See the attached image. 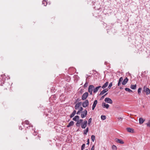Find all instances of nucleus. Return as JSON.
<instances>
[{"instance_id": "1", "label": "nucleus", "mask_w": 150, "mask_h": 150, "mask_svg": "<svg viewBox=\"0 0 150 150\" xmlns=\"http://www.w3.org/2000/svg\"><path fill=\"white\" fill-rule=\"evenodd\" d=\"M143 91L146 93V95H148L150 93V90L145 86L143 87Z\"/></svg>"}, {"instance_id": "2", "label": "nucleus", "mask_w": 150, "mask_h": 150, "mask_svg": "<svg viewBox=\"0 0 150 150\" xmlns=\"http://www.w3.org/2000/svg\"><path fill=\"white\" fill-rule=\"evenodd\" d=\"M88 93L87 92L85 93L82 97V99L83 100H85L88 97Z\"/></svg>"}, {"instance_id": "3", "label": "nucleus", "mask_w": 150, "mask_h": 150, "mask_svg": "<svg viewBox=\"0 0 150 150\" xmlns=\"http://www.w3.org/2000/svg\"><path fill=\"white\" fill-rule=\"evenodd\" d=\"M87 121L85 120L84 122L82 123L81 127L83 129H85L87 126Z\"/></svg>"}, {"instance_id": "4", "label": "nucleus", "mask_w": 150, "mask_h": 150, "mask_svg": "<svg viewBox=\"0 0 150 150\" xmlns=\"http://www.w3.org/2000/svg\"><path fill=\"white\" fill-rule=\"evenodd\" d=\"M88 100H86L83 102L82 104V106L84 108H86L88 105Z\"/></svg>"}, {"instance_id": "5", "label": "nucleus", "mask_w": 150, "mask_h": 150, "mask_svg": "<svg viewBox=\"0 0 150 150\" xmlns=\"http://www.w3.org/2000/svg\"><path fill=\"white\" fill-rule=\"evenodd\" d=\"M94 87L93 85H90L88 88V91L90 93V94H92V91L94 88Z\"/></svg>"}, {"instance_id": "6", "label": "nucleus", "mask_w": 150, "mask_h": 150, "mask_svg": "<svg viewBox=\"0 0 150 150\" xmlns=\"http://www.w3.org/2000/svg\"><path fill=\"white\" fill-rule=\"evenodd\" d=\"M105 101L109 103L112 104V100L109 98H106L105 99Z\"/></svg>"}, {"instance_id": "7", "label": "nucleus", "mask_w": 150, "mask_h": 150, "mask_svg": "<svg viewBox=\"0 0 150 150\" xmlns=\"http://www.w3.org/2000/svg\"><path fill=\"white\" fill-rule=\"evenodd\" d=\"M87 113V111L86 110H84L81 115V117L82 118H83L86 116Z\"/></svg>"}, {"instance_id": "8", "label": "nucleus", "mask_w": 150, "mask_h": 150, "mask_svg": "<svg viewBox=\"0 0 150 150\" xmlns=\"http://www.w3.org/2000/svg\"><path fill=\"white\" fill-rule=\"evenodd\" d=\"M81 102L77 103L76 104L75 106V109L76 110H77L78 108L81 105Z\"/></svg>"}, {"instance_id": "9", "label": "nucleus", "mask_w": 150, "mask_h": 150, "mask_svg": "<svg viewBox=\"0 0 150 150\" xmlns=\"http://www.w3.org/2000/svg\"><path fill=\"white\" fill-rule=\"evenodd\" d=\"M97 102H98L97 100H95L94 101L92 107V109L93 110H94V109L95 108L97 103Z\"/></svg>"}, {"instance_id": "10", "label": "nucleus", "mask_w": 150, "mask_h": 150, "mask_svg": "<svg viewBox=\"0 0 150 150\" xmlns=\"http://www.w3.org/2000/svg\"><path fill=\"white\" fill-rule=\"evenodd\" d=\"M83 121V120L82 119H80L79 120H78L76 124V125L77 126H79L80 125L81 123Z\"/></svg>"}, {"instance_id": "11", "label": "nucleus", "mask_w": 150, "mask_h": 150, "mask_svg": "<svg viewBox=\"0 0 150 150\" xmlns=\"http://www.w3.org/2000/svg\"><path fill=\"white\" fill-rule=\"evenodd\" d=\"M102 106L104 108H106L108 109L109 107V105L108 104H106L105 103H103L102 104Z\"/></svg>"}, {"instance_id": "12", "label": "nucleus", "mask_w": 150, "mask_h": 150, "mask_svg": "<svg viewBox=\"0 0 150 150\" xmlns=\"http://www.w3.org/2000/svg\"><path fill=\"white\" fill-rule=\"evenodd\" d=\"M115 141L116 142L119 143L121 144H123L124 143V142H123V141L121 139H116Z\"/></svg>"}, {"instance_id": "13", "label": "nucleus", "mask_w": 150, "mask_h": 150, "mask_svg": "<svg viewBox=\"0 0 150 150\" xmlns=\"http://www.w3.org/2000/svg\"><path fill=\"white\" fill-rule=\"evenodd\" d=\"M145 120L144 119L140 117L139 119V123L140 124H142L144 122Z\"/></svg>"}, {"instance_id": "14", "label": "nucleus", "mask_w": 150, "mask_h": 150, "mask_svg": "<svg viewBox=\"0 0 150 150\" xmlns=\"http://www.w3.org/2000/svg\"><path fill=\"white\" fill-rule=\"evenodd\" d=\"M128 80V79L127 78H126L122 82V84L123 85H125L127 83Z\"/></svg>"}, {"instance_id": "15", "label": "nucleus", "mask_w": 150, "mask_h": 150, "mask_svg": "<svg viewBox=\"0 0 150 150\" xmlns=\"http://www.w3.org/2000/svg\"><path fill=\"white\" fill-rule=\"evenodd\" d=\"M126 129L128 132L133 133L134 132V129L131 128H127Z\"/></svg>"}, {"instance_id": "16", "label": "nucleus", "mask_w": 150, "mask_h": 150, "mask_svg": "<svg viewBox=\"0 0 150 150\" xmlns=\"http://www.w3.org/2000/svg\"><path fill=\"white\" fill-rule=\"evenodd\" d=\"M108 91V90L107 89H104L100 93V95H102L106 92Z\"/></svg>"}, {"instance_id": "17", "label": "nucleus", "mask_w": 150, "mask_h": 150, "mask_svg": "<svg viewBox=\"0 0 150 150\" xmlns=\"http://www.w3.org/2000/svg\"><path fill=\"white\" fill-rule=\"evenodd\" d=\"M74 124V122L73 121H71L68 125L67 126V127H69L71 126H72Z\"/></svg>"}, {"instance_id": "18", "label": "nucleus", "mask_w": 150, "mask_h": 150, "mask_svg": "<svg viewBox=\"0 0 150 150\" xmlns=\"http://www.w3.org/2000/svg\"><path fill=\"white\" fill-rule=\"evenodd\" d=\"M79 116L76 115L73 118V120L76 121H77L79 119Z\"/></svg>"}, {"instance_id": "19", "label": "nucleus", "mask_w": 150, "mask_h": 150, "mask_svg": "<svg viewBox=\"0 0 150 150\" xmlns=\"http://www.w3.org/2000/svg\"><path fill=\"white\" fill-rule=\"evenodd\" d=\"M101 87V86H99L96 87L94 89L93 91L94 93H96L98 91V89Z\"/></svg>"}, {"instance_id": "20", "label": "nucleus", "mask_w": 150, "mask_h": 150, "mask_svg": "<svg viewBox=\"0 0 150 150\" xmlns=\"http://www.w3.org/2000/svg\"><path fill=\"white\" fill-rule=\"evenodd\" d=\"M76 112V111L75 110H74L73 112H72V113L70 115V117L72 118V117H73L75 115Z\"/></svg>"}, {"instance_id": "21", "label": "nucleus", "mask_w": 150, "mask_h": 150, "mask_svg": "<svg viewBox=\"0 0 150 150\" xmlns=\"http://www.w3.org/2000/svg\"><path fill=\"white\" fill-rule=\"evenodd\" d=\"M89 130V128L88 127H87L86 129L84 130L83 131V134L85 135H86L87 132H88Z\"/></svg>"}, {"instance_id": "22", "label": "nucleus", "mask_w": 150, "mask_h": 150, "mask_svg": "<svg viewBox=\"0 0 150 150\" xmlns=\"http://www.w3.org/2000/svg\"><path fill=\"white\" fill-rule=\"evenodd\" d=\"M136 85H131L130 86V88L132 89H135L136 88Z\"/></svg>"}, {"instance_id": "23", "label": "nucleus", "mask_w": 150, "mask_h": 150, "mask_svg": "<svg viewBox=\"0 0 150 150\" xmlns=\"http://www.w3.org/2000/svg\"><path fill=\"white\" fill-rule=\"evenodd\" d=\"M108 82H106L104 85H103V86H102V88H106L108 85Z\"/></svg>"}, {"instance_id": "24", "label": "nucleus", "mask_w": 150, "mask_h": 150, "mask_svg": "<svg viewBox=\"0 0 150 150\" xmlns=\"http://www.w3.org/2000/svg\"><path fill=\"white\" fill-rule=\"evenodd\" d=\"M112 149L113 150H117V148L116 146L115 145H113L112 147Z\"/></svg>"}, {"instance_id": "25", "label": "nucleus", "mask_w": 150, "mask_h": 150, "mask_svg": "<svg viewBox=\"0 0 150 150\" xmlns=\"http://www.w3.org/2000/svg\"><path fill=\"white\" fill-rule=\"evenodd\" d=\"M95 137L94 135H92L91 136V139L92 141L93 142H94L95 141Z\"/></svg>"}, {"instance_id": "26", "label": "nucleus", "mask_w": 150, "mask_h": 150, "mask_svg": "<svg viewBox=\"0 0 150 150\" xmlns=\"http://www.w3.org/2000/svg\"><path fill=\"white\" fill-rule=\"evenodd\" d=\"M101 118L102 120H104L106 119V117L105 115H102L101 116Z\"/></svg>"}, {"instance_id": "27", "label": "nucleus", "mask_w": 150, "mask_h": 150, "mask_svg": "<svg viewBox=\"0 0 150 150\" xmlns=\"http://www.w3.org/2000/svg\"><path fill=\"white\" fill-rule=\"evenodd\" d=\"M125 90L126 91H128L129 92H132V90L128 88H125Z\"/></svg>"}, {"instance_id": "28", "label": "nucleus", "mask_w": 150, "mask_h": 150, "mask_svg": "<svg viewBox=\"0 0 150 150\" xmlns=\"http://www.w3.org/2000/svg\"><path fill=\"white\" fill-rule=\"evenodd\" d=\"M91 120H92L91 118H90L89 119V120H88V125L89 126H90L91 123Z\"/></svg>"}, {"instance_id": "29", "label": "nucleus", "mask_w": 150, "mask_h": 150, "mask_svg": "<svg viewBox=\"0 0 150 150\" xmlns=\"http://www.w3.org/2000/svg\"><path fill=\"white\" fill-rule=\"evenodd\" d=\"M42 4H43L44 6H46L47 5V3L45 0H44L42 1Z\"/></svg>"}, {"instance_id": "30", "label": "nucleus", "mask_w": 150, "mask_h": 150, "mask_svg": "<svg viewBox=\"0 0 150 150\" xmlns=\"http://www.w3.org/2000/svg\"><path fill=\"white\" fill-rule=\"evenodd\" d=\"M142 90V88H138V94L140 95V93H141V90Z\"/></svg>"}, {"instance_id": "31", "label": "nucleus", "mask_w": 150, "mask_h": 150, "mask_svg": "<svg viewBox=\"0 0 150 150\" xmlns=\"http://www.w3.org/2000/svg\"><path fill=\"white\" fill-rule=\"evenodd\" d=\"M85 144H83L81 147V150H83L85 148Z\"/></svg>"}, {"instance_id": "32", "label": "nucleus", "mask_w": 150, "mask_h": 150, "mask_svg": "<svg viewBox=\"0 0 150 150\" xmlns=\"http://www.w3.org/2000/svg\"><path fill=\"white\" fill-rule=\"evenodd\" d=\"M112 86V82L110 83L108 86V88L109 89H110L111 86Z\"/></svg>"}, {"instance_id": "33", "label": "nucleus", "mask_w": 150, "mask_h": 150, "mask_svg": "<svg viewBox=\"0 0 150 150\" xmlns=\"http://www.w3.org/2000/svg\"><path fill=\"white\" fill-rule=\"evenodd\" d=\"M146 124L148 127H150V120Z\"/></svg>"}, {"instance_id": "34", "label": "nucleus", "mask_w": 150, "mask_h": 150, "mask_svg": "<svg viewBox=\"0 0 150 150\" xmlns=\"http://www.w3.org/2000/svg\"><path fill=\"white\" fill-rule=\"evenodd\" d=\"M88 85V83L86 81V82L85 83L84 85V87H86Z\"/></svg>"}, {"instance_id": "35", "label": "nucleus", "mask_w": 150, "mask_h": 150, "mask_svg": "<svg viewBox=\"0 0 150 150\" xmlns=\"http://www.w3.org/2000/svg\"><path fill=\"white\" fill-rule=\"evenodd\" d=\"M92 72H93V73L92 74L91 73L90 74H96V73H97V72L96 71H92Z\"/></svg>"}, {"instance_id": "36", "label": "nucleus", "mask_w": 150, "mask_h": 150, "mask_svg": "<svg viewBox=\"0 0 150 150\" xmlns=\"http://www.w3.org/2000/svg\"><path fill=\"white\" fill-rule=\"evenodd\" d=\"M25 123L27 125H28L29 124V122L28 121L26 120L25 121Z\"/></svg>"}, {"instance_id": "37", "label": "nucleus", "mask_w": 150, "mask_h": 150, "mask_svg": "<svg viewBox=\"0 0 150 150\" xmlns=\"http://www.w3.org/2000/svg\"><path fill=\"white\" fill-rule=\"evenodd\" d=\"M123 78H122V77H120V79H119V81L121 82L122 81H123Z\"/></svg>"}, {"instance_id": "38", "label": "nucleus", "mask_w": 150, "mask_h": 150, "mask_svg": "<svg viewBox=\"0 0 150 150\" xmlns=\"http://www.w3.org/2000/svg\"><path fill=\"white\" fill-rule=\"evenodd\" d=\"M89 139H88L87 141V143L86 144L87 145H89Z\"/></svg>"}, {"instance_id": "39", "label": "nucleus", "mask_w": 150, "mask_h": 150, "mask_svg": "<svg viewBox=\"0 0 150 150\" xmlns=\"http://www.w3.org/2000/svg\"><path fill=\"white\" fill-rule=\"evenodd\" d=\"M83 108L81 107L80 108V109L79 110H80V111H82L83 110Z\"/></svg>"}, {"instance_id": "40", "label": "nucleus", "mask_w": 150, "mask_h": 150, "mask_svg": "<svg viewBox=\"0 0 150 150\" xmlns=\"http://www.w3.org/2000/svg\"><path fill=\"white\" fill-rule=\"evenodd\" d=\"M94 145H93V146H92V148L91 149V150H94Z\"/></svg>"}, {"instance_id": "41", "label": "nucleus", "mask_w": 150, "mask_h": 150, "mask_svg": "<svg viewBox=\"0 0 150 150\" xmlns=\"http://www.w3.org/2000/svg\"><path fill=\"white\" fill-rule=\"evenodd\" d=\"M107 94V93H106V94H105V95H104L101 98H104L105 96V95H106V94Z\"/></svg>"}, {"instance_id": "42", "label": "nucleus", "mask_w": 150, "mask_h": 150, "mask_svg": "<svg viewBox=\"0 0 150 150\" xmlns=\"http://www.w3.org/2000/svg\"><path fill=\"white\" fill-rule=\"evenodd\" d=\"M121 82L120 81H119V82H118V86H119L120 85V82Z\"/></svg>"}, {"instance_id": "43", "label": "nucleus", "mask_w": 150, "mask_h": 150, "mask_svg": "<svg viewBox=\"0 0 150 150\" xmlns=\"http://www.w3.org/2000/svg\"><path fill=\"white\" fill-rule=\"evenodd\" d=\"M80 111V110H79L77 112L76 114L77 115H79V114Z\"/></svg>"}, {"instance_id": "44", "label": "nucleus", "mask_w": 150, "mask_h": 150, "mask_svg": "<svg viewBox=\"0 0 150 150\" xmlns=\"http://www.w3.org/2000/svg\"><path fill=\"white\" fill-rule=\"evenodd\" d=\"M118 119L119 120H122V118L121 117H118Z\"/></svg>"}, {"instance_id": "45", "label": "nucleus", "mask_w": 150, "mask_h": 150, "mask_svg": "<svg viewBox=\"0 0 150 150\" xmlns=\"http://www.w3.org/2000/svg\"><path fill=\"white\" fill-rule=\"evenodd\" d=\"M85 150H88V149H86Z\"/></svg>"}]
</instances>
